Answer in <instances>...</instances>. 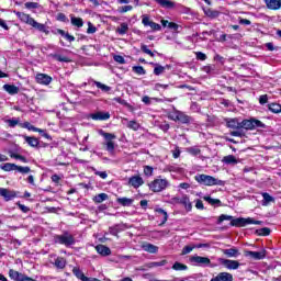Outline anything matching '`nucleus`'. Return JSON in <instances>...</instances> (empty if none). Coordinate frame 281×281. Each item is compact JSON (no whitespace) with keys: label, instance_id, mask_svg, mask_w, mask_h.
Wrapping results in <instances>:
<instances>
[{"label":"nucleus","instance_id":"f257e3e1","mask_svg":"<svg viewBox=\"0 0 281 281\" xmlns=\"http://www.w3.org/2000/svg\"><path fill=\"white\" fill-rule=\"evenodd\" d=\"M226 125L228 128H244L245 131H256V128H267V125L260 120L251 117L250 120H243L241 122L238 119H226Z\"/></svg>","mask_w":281,"mask_h":281},{"label":"nucleus","instance_id":"f03ea898","mask_svg":"<svg viewBox=\"0 0 281 281\" xmlns=\"http://www.w3.org/2000/svg\"><path fill=\"white\" fill-rule=\"evenodd\" d=\"M223 221H231L232 227H247V225H262V221H256L251 217H237L234 218L232 215L222 214L218 216L217 225H221Z\"/></svg>","mask_w":281,"mask_h":281},{"label":"nucleus","instance_id":"7ed1b4c3","mask_svg":"<svg viewBox=\"0 0 281 281\" xmlns=\"http://www.w3.org/2000/svg\"><path fill=\"white\" fill-rule=\"evenodd\" d=\"M54 243L56 245H64L65 247H71V245H76V238L69 232H64L61 235L54 236Z\"/></svg>","mask_w":281,"mask_h":281},{"label":"nucleus","instance_id":"20e7f679","mask_svg":"<svg viewBox=\"0 0 281 281\" xmlns=\"http://www.w3.org/2000/svg\"><path fill=\"white\" fill-rule=\"evenodd\" d=\"M194 179L198 181V183H201V186H223L222 180L203 173L196 175Z\"/></svg>","mask_w":281,"mask_h":281},{"label":"nucleus","instance_id":"39448f33","mask_svg":"<svg viewBox=\"0 0 281 281\" xmlns=\"http://www.w3.org/2000/svg\"><path fill=\"white\" fill-rule=\"evenodd\" d=\"M169 120L173 122H180V124H190L192 122V117L188 114H184L182 111L175 110L169 114Z\"/></svg>","mask_w":281,"mask_h":281},{"label":"nucleus","instance_id":"423d86ee","mask_svg":"<svg viewBox=\"0 0 281 281\" xmlns=\"http://www.w3.org/2000/svg\"><path fill=\"white\" fill-rule=\"evenodd\" d=\"M168 186H170V182L167 179L158 178L149 183V190L151 192H164Z\"/></svg>","mask_w":281,"mask_h":281},{"label":"nucleus","instance_id":"0eeeda50","mask_svg":"<svg viewBox=\"0 0 281 281\" xmlns=\"http://www.w3.org/2000/svg\"><path fill=\"white\" fill-rule=\"evenodd\" d=\"M189 260L195 267H214L212 265V260H210V258H207V257H202V256L195 255V256L190 257Z\"/></svg>","mask_w":281,"mask_h":281},{"label":"nucleus","instance_id":"6e6552de","mask_svg":"<svg viewBox=\"0 0 281 281\" xmlns=\"http://www.w3.org/2000/svg\"><path fill=\"white\" fill-rule=\"evenodd\" d=\"M218 262L222 265V267L228 269V271H236V269H239L240 267V262L238 260L220 258Z\"/></svg>","mask_w":281,"mask_h":281},{"label":"nucleus","instance_id":"1a4fd4ad","mask_svg":"<svg viewBox=\"0 0 281 281\" xmlns=\"http://www.w3.org/2000/svg\"><path fill=\"white\" fill-rule=\"evenodd\" d=\"M244 256L246 258H251V260H265V258H267V250H260V251L246 250L244 252Z\"/></svg>","mask_w":281,"mask_h":281},{"label":"nucleus","instance_id":"9d476101","mask_svg":"<svg viewBox=\"0 0 281 281\" xmlns=\"http://www.w3.org/2000/svg\"><path fill=\"white\" fill-rule=\"evenodd\" d=\"M90 117L95 122H106V120H111V113L99 111L95 113H91Z\"/></svg>","mask_w":281,"mask_h":281},{"label":"nucleus","instance_id":"9b49d317","mask_svg":"<svg viewBox=\"0 0 281 281\" xmlns=\"http://www.w3.org/2000/svg\"><path fill=\"white\" fill-rule=\"evenodd\" d=\"M143 183H144V178H142L140 176H132L128 179V186H132V188H135V190H137V188H142Z\"/></svg>","mask_w":281,"mask_h":281},{"label":"nucleus","instance_id":"f8f14e48","mask_svg":"<svg viewBox=\"0 0 281 281\" xmlns=\"http://www.w3.org/2000/svg\"><path fill=\"white\" fill-rule=\"evenodd\" d=\"M210 281H234V276L229 272H220L216 277Z\"/></svg>","mask_w":281,"mask_h":281},{"label":"nucleus","instance_id":"ddd939ff","mask_svg":"<svg viewBox=\"0 0 281 281\" xmlns=\"http://www.w3.org/2000/svg\"><path fill=\"white\" fill-rule=\"evenodd\" d=\"M0 196H2L4 201H12V199L16 198V192L0 188Z\"/></svg>","mask_w":281,"mask_h":281},{"label":"nucleus","instance_id":"4468645a","mask_svg":"<svg viewBox=\"0 0 281 281\" xmlns=\"http://www.w3.org/2000/svg\"><path fill=\"white\" fill-rule=\"evenodd\" d=\"M14 14L22 21V23H26V25H31L34 18L30 16V14H26L24 12L14 11Z\"/></svg>","mask_w":281,"mask_h":281},{"label":"nucleus","instance_id":"2eb2a0df","mask_svg":"<svg viewBox=\"0 0 281 281\" xmlns=\"http://www.w3.org/2000/svg\"><path fill=\"white\" fill-rule=\"evenodd\" d=\"M30 25H31V27H34V30H37V32H43L44 34H49V30H47V26L43 23L36 22V20H34V19Z\"/></svg>","mask_w":281,"mask_h":281},{"label":"nucleus","instance_id":"dca6fc26","mask_svg":"<svg viewBox=\"0 0 281 281\" xmlns=\"http://www.w3.org/2000/svg\"><path fill=\"white\" fill-rule=\"evenodd\" d=\"M268 10H280L281 0H263Z\"/></svg>","mask_w":281,"mask_h":281},{"label":"nucleus","instance_id":"f3484780","mask_svg":"<svg viewBox=\"0 0 281 281\" xmlns=\"http://www.w3.org/2000/svg\"><path fill=\"white\" fill-rule=\"evenodd\" d=\"M54 34H59L60 36H63L66 41H68V43H74V41H76V37L71 34H69V32H65V30L63 29H57Z\"/></svg>","mask_w":281,"mask_h":281},{"label":"nucleus","instance_id":"a211bd4d","mask_svg":"<svg viewBox=\"0 0 281 281\" xmlns=\"http://www.w3.org/2000/svg\"><path fill=\"white\" fill-rule=\"evenodd\" d=\"M25 277H26L25 274L16 271V270H12V269L9 270V278H11V280L24 281Z\"/></svg>","mask_w":281,"mask_h":281},{"label":"nucleus","instance_id":"6ab92c4d","mask_svg":"<svg viewBox=\"0 0 281 281\" xmlns=\"http://www.w3.org/2000/svg\"><path fill=\"white\" fill-rule=\"evenodd\" d=\"M36 82H38V85H49L52 82V77L45 74H37Z\"/></svg>","mask_w":281,"mask_h":281},{"label":"nucleus","instance_id":"aec40b11","mask_svg":"<svg viewBox=\"0 0 281 281\" xmlns=\"http://www.w3.org/2000/svg\"><path fill=\"white\" fill-rule=\"evenodd\" d=\"M124 229H126V226L124 224H116L114 226H111L109 228V232L112 236L117 237V234H120V232H124Z\"/></svg>","mask_w":281,"mask_h":281},{"label":"nucleus","instance_id":"412c9836","mask_svg":"<svg viewBox=\"0 0 281 281\" xmlns=\"http://www.w3.org/2000/svg\"><path fill=\"white\" fill-rule=\"evenodd\" d=\"M223 255L227 256V258H238L240 251L237 248H228L223 250Z\"/></svg>","mask_w":281,"mask_h":281},{"label":"nucleus","instance_id":"4be33fe9","mask_svg":"<svg viewBox=\"0 0 281 281\" xmlns=\"http://www.w3.org/2000/svg\"><path fill=\"white\" fill-rule=\"evenodd\" d=\"M179 203H181V205H184L187 212H192V202H190V198L188 195H183L179 200Z\"/></svg>","mask_w":281,"mask_h":281},{"label":"nucleus","instance_id":"5701e85b","mask_svg":"<svg viewBox=\"0 0 281 281\" xmlns=\"http://www.w3.org/2000/svg\"><path fill=\"white\" fill-rule=\"evenodd\" d=\"M160 8H166L167 10H172L175 8V2L171 0H154Z\"/></svg>","mask_w":281,"mask_h":281},{"label":"nucleus","instance_id":"b1692460","mask_svg":"<svg viewBox=\"0 0 281 281\" xmlns=\"http://www.w3.org/2000/svg\"><path fill=\"white\" fill-rule=\"evenodd\" d=\"M223 164H226V166H236V164H238V159H236V156L234 155H228L225 156L222 159Z\"/></svg>","mask_w":281,"mask_h":281},{"label":"nucleus","instance_id":"393cba45","mask_svg":"<svg viewBox=\"0 0 281 281\" xmlns=\"http://www.w3.org/2000/svg\"><path fill=\"white\" fill-rule=\"evenodd\" d=\"M24 142H26V144H29V146H31L32 148H38V138L34 136L24 135Z\"/></svg>","mask_w":281,"mask_h":281},{"label":"nucleus","instance_id":"a878e982","mask_svg":"<svg viewBox=\"0 0 281 281\" xmlns=\"http://www.w3.org/2000/svg\"><path fill=\"white\" fill-rule=\"evenodd\" d=\"M4 91H7V93H9L10 95H16V93H19V87L14 86V85H4L3 86Z\"/></svg>","mask_w":281,"mask_h":281},{"label":"nucleus","instance_id":"bb28decb","mask_svg":"<svg viewBox=\"0 0 281 281\" xmlns=\"http://www.w3.org/2000/svg\"><path fill=\"white\" fill-rule=\"evenodd\" d=\"M95 250L101 255V256H111V248L104 246V245H98L95 247Z\"/></svg>","mask_w":281,"mask_h":281},{"label":"nucleus","instance_id":"cd10ccee","mask_svg":"<svg viewBox=\"0 0 281 281\" xmlns=\"http://www.w3.org/2000/svg\"><path fill=\"white\" fill-rule=\"evenodd\" d=\"M49 58H54V60H57L58 63H71V59L67 56L58 55V54H49Z\"/></svg>","mask_w":281,"mask_h":281},{"label":"nucleus","instance_id":"c85d7f7f","mask_svg":"<svg viewBox=\"0 0 281 281\" xmlns=\"http://www.w3.org/2000/svg\"><path fill=\"white\" fill-rule=\"evenodd\" d=\"M133 199H130V198H119L116 200V202L120 204V205H123V207H131V205H133Z\"/></svg>","mask_w":281,"mask_h":281},{"label":"nucleus","instance_id":"c756f323","mask_svg":"<svg viewBox=\"0 0 281 281\" xmlns=\"http://www.w3.org/2000/svg\"><path fill=\"white\" fill-rule=\"evenodd\" d=\"M144 251H147V254H157L159 251V247L153 245V244H145L143 245Z\"/></svg>","mask_w":281,"mask_h":281},{"label":"nucleus","instance_id":"7c9ffc66","mask_svg":"<svg viewBox=\"0 0 281 281\" xmlns=\"http://www.w3.org/2000/svg\"><path fill=\"white\" fill-rule=\"evenodd\" d=\"M0 168L4 172H12L13 170H16V164L5 162V164L1 165Z\"/></svg>","mask_w":281,"mask_h":281},{"label":"nucleus","instance_id":"2f4dec72","mask_svg":"<svg viewBox=\"0 0 281 281\" xmlns=\"http://www.w3.org/2000/svg\"><path fill=\"white\" fill-rule=\"evenodd\" d=\"M21 128H27V131H34V133H43V130L38 127H34V125H31L30 122H24L20 124Z\"/></svg>","mask_w":281,"mask_h":281},{"label":"nucleus","instance_id":"473e14b6","mask_svg":"<svg viewBox=\"0 0 281 281\" xmlns=\"http://www.w3.org/2000/svg\"><path fill=\"white\" fill-rule=\"evenodd\" d=\"M54 265L57 269H65V267H67V260L63 257H57Z\"/></svg>","mask_w":281,"mask_h":281},{"label":"nucleus","instance_id":"72a5a7b5","mask_svg":"<svg viewBox=\"0 0 281 281\" xmlns=\"http://www.w3.org/2000/svg\"><path fill=\"white\" fill-rule=\"evenodd\" d=\"M94 203H104V201H109V194L99 193L93 198Z\"/></svg>","mask_w":281,"mask_h":281},{"label":"nucleus","instance_id":"f704fd0d","mask_svg":"<svg viewBox=\"0 0 281 281\" xmlns=\"http://www.w3.org/2000/svg\"><path fill=\"white\" fill-rule=\"evenodd\" d=\"M70 23L75 27H82V25H85V21H82L81 18H76L74 15L70 18Z\"/></svg>","mask_w":281,"mask_h":281},{"label":"nucleus","instance_id":"c9c22d12","mask_svg":"<svg viewBox=\"0 0 281 281\" xmlns=\"http://www.w3.org/2000/svg\"><path fill=\"white\" fill-rule=\"evenodd\" d=\"M155 212L162 216V222L160 225H166V223L168 222V212H166L164 209H159V207L155 209Z\"/></svg>","mask_w":281,"mask_h":281},{"label":"nucleus","instance_id":"e433bc0d","mask_svg":"<svg viewBox=\"0 0 281 281\" xmlns=\"http://www.w3.org/2000/svg\"><path fill=\"white\" fill-rule=\"evenodd\" d=\"M93 85H95V87L98 89H101V91H103L104 93H109V91H111V87L100 82V81H95V80H92Z\"/></svg>","mask_w":281,"mask_h":281},{"label":"nucleus","instance_id":"4c0bfd02","mask_svg":"<svg viewBox=\"0 0 281 281\" xmlns=\"http://www.w3.org/2000/svg\"><path fill=\"white\" fill-rule=\"evenodd\" d=\"M186 150L189 155H192V157H196L201 153V148H199V146H191L188 147Z\"/></svg>","mask_w":281,"mask_h":281},{"label":"nucleus","instance_id":"58836bf2","mask_svg":"<svg viewBox=\"0 0 281 281\" xmlns=\"http://www.w3.org/2000/svg\"><path fill=\"white\" fill-rule=\"evenodd\" d=\"M154 65V75L155 76H161V74H164L166 71V67L159 65V64H153Z\"/></svg>","mask_w":281,"mask_h":281},{"label":"nucleus","instance_id":"ea45409f","mask_svg":"<svg viewBox=\"0 0 281 281\" xmlns=\"http://www.w3.org/2000/svg\"><path fill=\"white\" fill-rule=\"evenodd\" d=\"M262 205L267 206L269 205V203L276 201V199H273V196H271L269 193L265 192L262 193Z\"/></svg>","mask_w":281,"mask_h":281},{"label":"nucleus","instance_id":"a19ab883","mask_svg":"<svg viewBox=\"0 0 281 281\" xmlns=\"http://www.w3.org/2000/svg\"><path fill=\"white\" fill-rule=\"evenodd\" d=\"M172 269H173V271H188V266H186L179 261H176L172 266Z\"/></svg>","mask_w":281,"mask_h":281},{"label":"nucleus","instance_id":"79ce46f5","mask_svg":"<svg viewBox=\"0 0 281 281\" xmlns=\"http://www.w3.org/2000/svg\"><path fill=\"white\" fill-rule=\"evenodd\" d=\"M268 109H269V111H271V113H281L280 103H270V104H268Z\"/></svg>","mask_w":281,"mask_h":281},{"label":"nucleus","instance_id":"37998d69","mask_svg":"<svg viewBox=\"0 0 281 281\" xmlns=\"http://www.w3.org/2000/svg\"><path fill=\"white\" fill-rule=\"evenodd\" d=\"M203 200L206 201L210 205H221V200L213 199L212 196L205 195L203 196Z\"/></svg>","mask_w":281,"mask_h":281},{"label":"nucleus","instance_id":"c03bdc74","mask_svg":"<svg viewBox=\"0 0 281 281\" xmlns=\"http://www.w3.org/2000/svg\"><path fill=\"white\" fill-rule=\"evenodd\" d=\"M5 124L10 126V128H14L15 126H19L21 120L19 119H7L4 120Z\"/></svg>","mask_w":281,"mask_h":281},{"label":"nucleus","instance_id":"a18cd8bd","mask_svg":"<svg viewBox=\"0 0 281 281\" xmlns=\"http://www.w3.org/2000/svg\"><path fill=\"white\" fill-rule=\"evenodd\" d=\"M256 234H258V236H269V234H271V228L269 227L259 228L256 231Z\"/></svg>","mask_w":281,"mask_h":281},{"label":"nucleus","instance_id":"49530a36","mask_svg":"<svg viewBox=\"0 0 281 281\" xmlns=\"http://www.w3.org/2000/svg\"><path fill=\"white\" fill-rule=\"evenodd\" d=\"M232 137H245L244 128H235V131L231 132Z\"/></svg>","mask_w":281,"mask_h":281},{"label":"nucleus","instance_id":"de8ad7c7","mask_svg":"<svg viewBox=\"0 0 281 281\" xmlns=\"http://www.w3.org/2000/svg\"><path fill=\"white\" fill-rule=\"evenodd\" d=\"M132 69L134 74H137V76H146V69H144L142 66H134Z\"/></svg>","mask_w":281,"mask_h":281},{"label":"nucleus","instance_id":"09e8293b","mask_svg":"<svg viewBox=\"0 0 281 281\" xmlns=\"http://www.w3.org/2000/svg\"><path fill=\"white\" fill-rule=\"evenodd\" d=\"M140 49L144 54H147L148 56H150L151 58H155V53H153V50H150V48H148L147 45L142 44L140 45Z\"/></svg>","mask_w":281,"mask_h":281},{"label":"nucleus","instance_id":"8fccbe9b","mask_svg":"<svg viewBox=\"0 0 281 281\" xmlns=\"http://www.w3.org/2000/svg\"><path fill=\"white\" fill-rule=\"evenodd\" d=\"M116 32L117 34H121L123 36V34H126L128 32V24L122 23Z\"/></svg>","mask_w":281,"mask_h":281},{"label":"nucleus","instance_id":"3c124183","mask_svg":"<svg viewBox=\"0 0 281 281\" xmlns=\"http://www.w3.org/2000/svg\"><path fill=\"white\" fill-rule=\"evenodd\" d=\"M168 27H169V30L175 31L177 34H179V32H181L179 30H182L181 25H179V24H177L175 22H169L168 23Z\"/></svg>","mask_w":281,"mask_h":281},{"label":"nucleus","instance_id":"603ef678","mask_svg":"<svg viewBox=\"0 0 281 281\" xmlns=\"http://www.w3.org/2000/svg\"><path fill=\"white\" fill-rule=\"evenodd\" d=\"M127 128H131L132 131H139V123H137V121H130L127 123Z\"/></svg>","mask_w":281,"mask_h":281},{"label":"nucleus","instance_id":"864d4df0","mask_svg":"<svg viewBox=\"0 0 281 281\" xmlns=\"http://www.w3.org/2000/svg\"><path fill=\"white\" fill-rule=\"evenodd\" d=\"M15 170H18V172H21V175H27L29 172H32V169H30V167H21L18 165L15 167Z\"/></svg>","mask_w":281,"mask_h":281},{"label":"nucleus","instance_id":"5fc2aeb1","mask_svg":"<svg viewBox=\"0 0 281 281\" xmlns=\"http://www.w3.org/2000/svg\"><path fill=\"white\" fill-rule=\"evenodd\" d=\"M221 12L216 11V10H209L206 12V16H210V19H218Z\"/></svg>","mask_w":281,"mask_h":281},{"label":"nucleus","instance_id":"6e6d98bb","mask_svg":"<svg viewBox=\"0 0 281 281\" xmlns=\"http://www.w3.org/2000/svg\"><path fill=\"white\" fill-rule=\"evenodd\" d=\"M131 10H133V5H124L120 7L117 11L120 12V14H124L126 12H131Z\"/></svg>","mask_w":281,"mask_h":281},{"label":"nucleus","instance_id":"4d7b16f0","mask_svg":"<svg viewBox=\"0 0 281 281\" xmlns=\"http://www.w3.org/2000/svg\"><path fill=\"white\" fill-rule=\"evenodd\" d=\"M194 249V245L184 246L182 249V256H187V254H191Z\"/></svg>","mask_w":281,"mask_h":281},{"label":"nucleus","instance_id":"13d9d810","mask_svg":"<svg viewBox=\"0 0 281 281\" xmlns=\"http://www.w3.org/2000/svg\"><path fill=\"white\" fill-rule=\"evenodd\" d=\"M24 5L27 10H36L38 8L37 2H26Z\"/></svg>","mask_w":281,"mask_h":281},{"label":"nucleus","instance_id":"bf43d9fd","mask_svg":"<svg viewBox=\"0 0 281 281\" xmlns=\"http://www.w3.org/2000/svg\"><path fill=\"white\" fill-rule=\"evenodd\" d=\"M153 167H150V166H145L144 167V175H145V177H153Z\"/></svg>","mask_w":281,"mask_h":281},{"label":"nucleus","instance_id":"052dcab7","mask_svg":"<svg viewBox=\"0 0 281 281\" xmlns=\"http://www.w3.org/2000/svg\"><path fill=\"white\" fill-rule=\"evenodd\" d=\"M195 58L196 60H207V55H205L203 52H196Z\"/></svg>","mask_w":281,"mask_h":281},{"label":"nucleus","instance_id":"680f3d73","mask_svg":"<svg viewBox=\"0 0 281 281\" xmlns=\"http://www.w3.org/2000/svg\"><path fill=\"white\" fill-rule=\"evenodd\" d=\"M108 153H113L115 150V143L114 142H106L105 143Z\"/></svg>","mask_w":281,"mask_h":281},{"label":"nucleus","instance_id":"e2e57ef3","mask_svg":"<svg viewBox=\"0 0 281 281\" xmlns=\"http://www.w3.org/2000/svg\"><path fill=\"white\" fill-rule=\"evenodd\" d=\"M97 31H98V29H95L91 22H88L87 34H95Z\"/></svg>","mask_w":281,"mask_h":281},{"label":"nucleus","instance_id":"0e129e2a","mask_svg":"<svg viewBox=\"0 0 281 281\" xmlns=\"http://www.w3.org/2000/svg\"><path fill=\"white\" fill-rule=\"evenodd\" d=\"M103 137L104 139H106V142H113V139L116 138L115 134H111V133H103Z\"/></svg>","mask_w":281,"mask_h":281},{"label":"nucleus","instance_id":"69168bd1","mask_svg":"<svg viewBox=\"0 0 281 281\" xmlns=\"http://www.w3.org/2000/svg\"><path fill=\"white\" fill-rule=\"evenodd\" d=\"M215 69H216V66H214V65H212V66H205V67L203 68V71H205V74H214Z\"/></svg>","mask_w":281,"mask_h":281},{"label":"nucleus","instance_id":"338daca9","mask_svg":"<svg viewBox=\"0 0 281 281\" xmlns=\"http://www.w3.org/2000/svg\"><path fill=\"white\" fill-rule=\"evenodd\" d=\"M142 23H143V25H145V27H148V26H150V23H153V21H150V18H148V15H144Z\"/></svg>","mask_w":281,"mask_h":281},{"label":"nucleus","instance_id":"774afa93","mask_svg":"<svg viewBox=\"0 0 281 281\" xmlns=\"http://www.w3.org/2000/svg\"><path fill=\"white\" fill-rule=\"evenodd\" d=\"M267 102H269V97L267 94H262L259 97L260 104H267Z\"/></svg>","mask_w":281,"mask_h":281}]
</instances>
